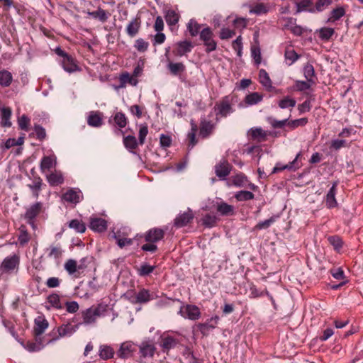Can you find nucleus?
<instances>
[{
    "instance_id": "1",
    "label": "nucleus",
    "mask_w": 363,
    "mask_h": 363,
    "mask_svg": "<svg viewBox=\"0 0 363 363\" xmlns=\"http://www.w3.org/2000/svg\"><path fill=\"white\" fill-rule=\"evenodd\" d=\"M109 310V306L103 303L86 309L82 313L83 323L85 325L94 323L97 318L106 316Z\"/></svg>"
},
{
    "instance_id": "2",
    "label": "nucleus",
    "mask_w": 363,
    "mask_h": 363,
    "mask_svg": "<svg viewBox=\"0 0 363 363\" xmlns=\"http://www.w3.org/2000/svg\"><path fill=\"white\" fill-rule=\"evenodd\" d=\"M138 350L140 362L152 358L156 352L155 342L152 339L145 338L140 344H138Z\"/></svg>"
},
{
    "instance_id": "3",
    "label": "nucleus",
    "mask_w": 363,
    "mask_h": 363,
    "mask_svg": "<svg viewBox=\"0 0 363 363\" xmlns=\"http://www.w3.org/2000/svg\"><path fill=\"white\" fill-rule=\"evenodd\" d=\"M179 335L178 332L164 333L160 335V347L164 352H168L177 346L179 343Z\"/></svg>"
},
{
    "instance_id": "4",
    "label": "nucleus",
    "mask_w": 363,
    "mask_h": 363,
    "mask_svg": "<svg viewBox=\"0 0 363 363\" xmlns=\"http://www.w3.org/2000/svg\"><path fill=\"white\" fill-rule=\"evenodd\" d=\"M214 111L216 116V121H218L220 118H226L234 112L229 96H224L222 100L217 103L214 106Z\"/></svg>"
},
{
    "instance_id": "5",
    "label": "nucleus",
    "mask_w": 363,
    "mask_h": 363,
    "mask_svg": "<svg viewBox=\"0 0 363 363\" xmlns=\"http://www.w3.org/2000/svg\"><path fill=\"white\" fill-rule=\"evenodd\" d=\"M213 33L212 29L207 26L201 29L199 38L203 42L207 53L215 51L217 49V42L213 38Z\"/></svg>"
},
{
    "instance_id": "6",
    "label": "nucleus",
    "mask_w": 363,
    "mask_h": 363,
    "mask_svg": "<svg viewBox=\"0 0 363 363\" xmlns=\"http://www.w3.org/2000/svg\"><path fill=\"white\" fill-rule=\"evenodd\" d=\"M216 201H211L209 206H206V210H211L216 208L217 212L222 216H233L235 214V208L233 206L222 201L220 198H216Z\"/></svg>"
},
{
    "instance_id": "7",
    "label": "nucleus",
    "mask_w": 363,
    "mask_h": 363,
    "mask_svg": "<svg viewBox=\"0 0 363 363\" xmlns=\"http://www.w3.org/2000/svg\"><path fill=\"white\" fill-rule=\"evenodd\" d=\"M138 351V344L133 341L122 342L116 352V356L119 359H127L132 358Z\"/></svg>"
},
{
    "instance_id": "8",
    "label": "nucleus",
    "mask_w": 363,
    "mask_h": 363,
    "mask_svg": "<svg viewBox=\"0 0 363 363\" xmlns=\"http://www.w3.org/2000/svg\"><path fill=\"white\" fill-rule=\"evenodd\" d=\"M178 314L184 318L191 320H199L201 315V311L197 306L193 304L184 305L183 303H182Z\"/></svg>"
},
{
    "instance_id": "9",
    "label": "nucleus",
    "mask_w": 363,
    "mask_h": 363,
    "mask_svg": "<svg viewBox=\"0 0 363 363\" xmlns=\"http://www.w3.org/2000/svg\"><path fill=\"white\" fill-rule=\"evenodd\" d=\"M216 128V123L202 116L200 118L199 136L202 139L209 138Z\"/></svg>"
},
{
    "instance_id": "10",
    "label": "nucleus",
    "mask_w": 363,
    "mask_h": 363,
    "mask_svg": "<svg viewBox=\"0 0 363 363\" xmlns=\"http://www.w3.org/2000/svg\"><path fill=\"white\" fill-rule=\"evenodd\" d=\"M19 265V257L12 255L4 258L0 267V277L5 273H11L18 268Z\"/></svg>"
},
{
    "instance_id": "11",
    "label": "nucleus",
    "mask_w": 363,
    "mask_h": 363,
    "mask_svg": "<svg viewBox=\"0 0 363 363\" xmlns=\"http://www.w3.org/2000/svg\"><path fill=\"white\" fill-rule=\"evenodd\" d=\"M42 203L36 202L26 210L25 213V218L27 220V223L33 228H35V219L37 216L40 213L42 209Z\"/></svg>"
},
{
    "instance_id": "12",
    "label": "nucleus",
    "mask_w": 363,
    "mask_h": 363,
    "mask_svg": "<svg viewBox=\"0 0 363 363\" xmlns=\"http://www.w3.org/2000/svg\"><path fill=\"white\" fill-rule=\"evenodd\" d=\"M77 330V325H74L69 323H64L57 329L58 335L52 340H48V343L53 342L56 340H58L61 337H69L73 335Z\"/></svg>"
},
{
    "instance_id": "13",
    "label": "nucleus",
    "mask_w": 363,
    "mask_h": 363,
    "mask_svg": "<svg viewBox=\"0 0 363 363\" xmlns=\"http://www.w3.org/2000/svg\"><path fill=\"white\" fill-rule=\"evenodd\" d=\"M57 165V157L52 150L48 152V155H45L40 160V168L43 173L46 171H50L51 169L55 168Z\"/></svg>"
},
{
    "instance_id": "14",
    "label": "nucleus",
    "mask_w": 363,
    "mask_h": 363,
    "mask_svg": "<svg viewBox=\"0 0 363 363\" xmlns=\"http://www.w3.org/2000/svg\"><path fill=\"white\" fill-rule=\"evenodd\" d=\"M220 320V317L217 315L212 316L206 323H200L197 325V328L203 336H208L211 331L216 328Z\"/></svg>"
},
{
    "instance_id": "15",
    "label": "nucleus",
    "mask_w": 363,
    "mask_h": 363,
    "mask_svg": "<svg viewBox=\"0 0 363 363\" xmlns=\"http://www.w3.org/2000/svg\"><path fill=\"white\" fill-rule=\"evenodd\" d=\"M232 169V165L225 160L220 161L215 166V174L220 180H225Z\"/></svg>"
},
{
    "instance_id": "16",
    "label": "nucleus",
    "mask_w": 363,
    "mask_h": 363,
    "mask_svg": "<svg viewBox=\"0 0 363 363\" xmlns=\"http://www.w3.org/2000/svg\"><path fill=\"white\" fill-rule=\"evenodd\" d=\"M194 218L192 210L188 208L186 211L179 213L174 220V224L177 228H182L187 225Z\"/></svg>"
},
{
    "instance_id": "17",
    "label": "nucleus",
    "mask_w": 363,
    "mask_h": 363,
    "mask_svg": "<svg viewBox=\"0 0 363 363\" xmlns=\"http://www.w3.org/2000/svg\"><path fill=\"white\" fill-rule=\"evenodd\" d=\"M21 345L29 352H39L44 348L48 342H45L42 337H35V341L20 342Z\"/></svg>"
},
{
    "instance_id": "18",
    "label": "nucleus",
    "mask_w": 363,
    "mask_h": 363,
    "mask_svg": "<svg viewBox=\"0 0 363 363\" xmlns=\"http://www.w3.org/2000/svg\"><path fill=\"white\" fill-rule=\"evenodd\" d=\"M62 199L67 202L77 204L83 199V194L78 188H70L62 195Z\"/></svg>"
},
{
    "instance_id": "19",
    "label": "nucleus",
    "mask_w": 363,
    "mask_h": 363,
    "mask_svg": "<svg viewBox=\"0 0 363 363\" xmlns=\"http://www.w3.org/2000/svg\"><path fill=\"white\" fill-rule=\"evenodd\" d=\"M113 122L114 128L113 131L116 135L123 133L121 128H125L127 125V118L124 113L121 112L116 113L113 118L109 119V123Z\"/></svg>"
},
{
    "instance_id": "20",
    "label": "nucleus",
    "mask_w": 363,
    "mask_h": 363,
    "mask_svg": "<svg viewBox=\"0 0 363 363\" xmlns=\"http://www.w3.org/2000/svg\"><path fill=\"white\" fill-rule=\"evenodd\" d=\"M337 184V182H334L325 196L324 201L325 206L329 209H332L337 206V201L335 198Z\"/></svg>"
},
{
    "instance_id": "21",
    "label": "nucleus",
    "mask_w": 363,
    "mask_h": 363,
    "mask_svg": "<svg viewBox=\"0 0 363 363\" xmlns=\"http://www.w3.org/2000/svg\"><path fill=\"white\" fill-rule=\"evenodd\" d=\"M33 333L35 337H41L48 328V321L43 316H38L34 320Z\"/></svg>"
},
{
    "instance_id": "22",
    "label": "nucleus",
    "mask_w": 363,
    "mask_h": 363,
    "mask_svg": "<svg viewBox=\"0 0 363 363\" xmlns=\"http://www.w3.org/2000/svg\"><path fill=\"white\" fill-rule=\"evenodd\" d=\"M301 153H298L293 161L289 162L286 164H281V163H277L275 167L272 169V174H275L279 172L287 169L291 171H296L300 167V165L297 162V160L300 156Z\"/></svg>"
},
{
    "instance_id": "23",
    "label": "nucleus",
    "mask_w": 363,
    "mask_h": 363,
    "mask_svg": "<svg viewBox=\"0 0 363 363\" xmlns=\"http://www.w3.org/2000/svg\"><path fill=\"white\" fill-rule=\"evenodd\" d=\"M179 15L174 10H167L164 14V18L172 31H177V23L179 20Z\"/></svg>"
},
{
    "instance_id": "24",
    "label": "nucleus",
    "mask_w": 363,
    "mask_h": 363,
    "mask_svg": "<svg viewBox=\"0 0 363 363\" xmlns=\"http://www.w3.org/2000/svg\"><path fill=\"white\" fill-rule=\"evenodd\" d=\"M157 295L154 292H151L147 289H143L138 292L135 293L133 298L135 301L138 303H145L151 300H153Z\"/></svg>"
},
{
    "instance_id": "25",
    "label": "nucleus",
    "mask_w": 363,
    "mask_h": 363,
    "mask_svg": "<svg viewBox=\"0 0 363 363\" xmlns=\"http://www.w3.org/2000/svg\"><path fill=\"white\" fill-rule=\"evenodd\" d=\"M249 133L252 139L257 140L259 142L266 141L268 135H272V132L266 131L259 127L250 128Z\"/></svg>"
},
{
    "instance_id": "26",
    "label": "nucleus",
    "mask_w": 363,
    "mask_h": 363,
    "mask_svg": "<svg viewBox=\"0 0 363 363\" xmlns=\"http://www.w3.org/2000/svg\"><path fill=\"white\" fill-rule=\"evenodd\" d=\"M89 226L92 230L101 233L106 230L107 222L105 219L101 218L91 217Z\"/></svg>"
},
{
    "instance_id": "27",
    "label": "nucleus",
    "mask_w": 363,
    "mask_h": 363,
    "mask_svg": "<svg viewBox=\"0 0 363 363\" xmlns=\"http://www.w3.org/2000/svg\"><path fill=\"white\" fill-rule=\"evenodd\" d=\"M141 26V21L140 18L135 17L133 18L127 25L126 27V33L130 37H135L139 32Z\"/></svg>"
},
{
    "instance_id": "28",
    "label": "nucleus",
    "mask_w": 363,
    "mask_h": 363,
    "mask_svg": "<svg viewBox=\"0 0 363 363\" xmlns=\"http://www.w3.org/2000/svg\"><path fill=\"white\" fill-rule=\"evenodd\" d=\"M63 69L69 73H72L74 72L79 70L78 66L75 63L74 60L70 55L65 56V58H62L60 62Z\"/></svg>"
},
{
    "instance_id": "29",
    "label": "nucleus",
    "mask_w": 363,
    "mask_h": 363,
    "mask_svg": "<svg viewBox=\"0 0 363 363\" xmlns=\"http://www.w3.org/2000/svg\"><path fill=\"white\" fill-rule=\"evenodd\" d=\"M191 129L187 134V138L189 139V149L191 150L198 143L196 138V134L198 131V125L194 119L190 121Z\"/></svg>"
},
{
    "instance_id": "30",
    "label": "nucleus",
    "mask_w": 363,
    "mask_h": 363,
    "mask_svg": "<svg viewBox=\"0 0 363 363\" xmlns=\"http://www.w3.org/2000/svg\"><path fill=\"white\" fill-rule=\"evenodd\" d=\"M177 45V55L179 56H183L186 53L190 52L194 48L192 43L186 40L178 42Z\"/></svg>"
},
{
    "instance_id": "31",
    "label": "nucleus",
    "mask_w": 363,
    "mask_h": 363,
    "mask_svg": "<svg viewBox=\"0 0 363 363\" xmlns=\"http://www.w3.org/2000/svg\"><path fill=\"white\" fill-rule=\"evenodd\" d=\"M1 124L3 127H11V117L12 114L11 109L9 107L3 106L0 108Z\"/></svg>"
},
{
    "instance_id": "32",
    "label": "nucleus",
    "mask_w": 363,
    "mask_h": 363,
    "mask_svg": "<svg viewBox=\"0 0 363 363\" xmlns=\"http://www.w3.org/2000/svg\"><path fill=\"white\" fill-rule=\"evenodd\" d=\"M125 147L131 153L135 154V150L138 147L139 142H138L136 138L133 135H127L123 138V140Z\"/></svg>"
},
{
    "instance_id": "33",
    "label": "nucleus",
    "mask_w": 363,
    "mask_h": 363,
    "mask_svg": "<svg viewBox=\"0 0 363 363\" xmlns=\"http://www.w3.org/2000/svg\"><path fill=\"white\" fill-rule=\"evenodd\" d=\"M263 99V95L258 92L250 93L245 97L244 102L247 106L256 105Z\"/></svg>"
},
{
    "instance_id": "34",
    "label": "nucleus",
    "mask_w": 363,
    "mask_h": 363,
    "mask_svg": "<svg viewBox=\"0 0 363 363\" xmlns=\"http://www.w3.org/2000/svg\"><path fill=\"white\" fill-rule=\"evenodd\" d=\"M114 350L109 345H102L99 347V355L101 359L106 360L113 357Z\"/></svg>"
},
{
    "instance_id": "35",
    "label": "nucleus",
    "mask_w": 363,
    "mask_h": 363,
    "mask_svg": "<svg viewBox=\"0 0 363 363\" xmlns=\"http://www.w3.org/2000/svg\"><path fill=\"white\" fill-rule=\"evenodd\" d=\"M143 237L139 238L140 240H144L147 242H155L159 240V228H155L149 230L145 234H142Z\"/></svg>"
},
{
    "instance_id": "36",
    "label": "nucleus",
    "mask_w": 363,
    "mask_h": 363,
    "mask_svg": "<svg viewBox=\"0 0 363 363\" xmlns=\"http://www.w3.org/2000/svg\"><path fill=\"white\" fill-rule=\"evenodd\" d=\"M48 303L49 306H47L46 308L50 310L51 308H54L56 309H62L63 308V306L60 301V298L59 295L56 294H52L49 295L47 298Z\"/></svg>"
},
{
    "instance_id": "37",
    "label": "nucleus",
    "mask_w": 363,
    "mask_h": 363,
    "mask_svg": "<svg viewBox=\"0 0 363 363\" xmlns=\"http://www.w3.org/2000/svg\"><path fill=\"white\" fill-rule=\"evenodd\" d=\"M259 82L264 87L268 90L272 88V80L264 69H261L259 71Z\"/></svg>"
},
{
    "instance_id": "38",
    "label": "nucleus",
    "mask_w": 363,
    "mask_h": 363,
    "mask_svg": "<svg viewBox=\"0 0 363 363\" xmlns=\"http://www.w3.org/2000/svg\"><path fill=\"white\" fill-rule=\"evenodd\" d=\"M201 28V25L194 18L190 19L186 26L187 30L191 37L200 35Z\"/></svg>"
},
{
    "instance_id": "39",
    "label": "nucleus",
    "mask_w": 363,
    "mask_h": 363,
    "mask_svg": "<svg viewBox=\"0 0 363 363\" xmlns=\"http://www.w3.org/2000/svg\"><path fill=\"white\" fill-rule=\"evenodd\" d=\"M13 82L12 74L6 69L0 71V86L2 87H9Z\"/></svg>"
},
{
    "instance_id": "40",
    "label": "nucleus",
    "mask_w": 363,
    "mask_h": 363,
    "mask_svg": "<svg viewBox=\"0 0 363 363\" xmlns=\"http://www.w3.org/2000/svg\"><path fill=\"white\" fill-rule=\"evenodd\" d=\"M47 179L51 186H58L64 182L63 176L60 172H52L47 175Z\"/></svg>"
},
{
    "instance_id": "41",
    "label": "nucleus",
    "mask_w": 363,
    "mask_h": 363,
    "mask_svg": "<svg viewBox=\"0 0 363 363\" xmlns=\"http://www.w3.org/2000/svg\"><path fill=\"white\" fill-rule=\"evenodd\" d=\"M167 68L170 73L174 76H178L185 70V66L182 62H170L167 65Z\"/></svg>"
},
{
    "instance_id": "42",
    "label": "nucleus",
    "mask_w": 363,
    "mask_h": 363,
    "mask_svg": "<svg viewBox=\"0 0 363 363\" xmlns=\"http://www.w3.org/2000/svg\"><path fill=\"white\" fill-rule=\"evenodd\" d=\"M87 123L91 127L99 128L102 125V118L99 113L91 112L87 118Z\"/></svg>"
},
{
    "instance_id": "43",
    "label": "nucleus",
    "mask_w": 363,
    "mask_h": 363,
    "mask_svg": "<svg viewBox=\"0 0 363 363\" xmlns=\"http://www.w3.org/2000/svg\"><path fill=\"white\" fill-rule=\"evenodd\" d=\"M332 4V0H317L315 7L308 9L309 13L321 12Z\"/></svg>"
},
{
    "instance_id": "44",
    "label": "nucleus",
    "mask_w": 363,
    "mask_h": 363,
    "mask_svg": "<svg viewBox=\"0 0 363 363\" xmlns=\"http://www.w3.org/2000/svg\"><path fill=\"white\" fill-rule=\"evenodd\" d=\"M142 234H136V235L133 238H119V239H115L117 245L120 248H123L126 246H130L133 244L134 241H139V238H142Z\"/></svg>"
},
{
    "instance_id": "45",
    "label": "nucleus",
    "mask_w": 363,
    "mask_h": 363,
    "mask_svg": "<svg viewBox=\"0 0 363 363\" xmlns=\"http://www.w3.org/2000/svg\"><path fill=\"white\" fill-rule=\"evenodd\" d=\"M304 77L308 82L314 83L315 70L313 65L310 62L306 63L303 69Z\"/></svg>"
},
{
    "instance_id": "46",
    "label": "nucleus",
    "mask_w": 363,
    "mask_h": 363,
    "mask_svg": "<svg viewBox=\"0 0 363 363\" xmlns=\"http://www.w3.org/2000/svg\"><path fill=\"white\" fill-rule=\"evenodd\" d=\"M284 57L287 65L290 66L299 59L300 55L293 49H286Z\"/></svg>"
},
{
    "instance_id": "47",
    "label": "nucleus",
    "mask_w": 363,
    "mask_h": 363,
    "mask_svg": "<svg viewBox=\"0 0 363 363\" xmlns=\"http://www.w3.org/2000/svg\"><path fill=\"white\" fill-rule=\"evenodd\" d=\"M279 217V215H273L269 219L261 220L257 223L255 225V229L257 230H260L263 229H267L270 227V225L274 223L276 220Z\"/></svg>"
},
{
    "instance_id": "48",
    "label": "nucleus",
    "mask_w": 363,
    "mask_h": 363,
    "mask_svg": "<svg viewBox=\"0 0 363 363\" xmlns=\"http://www.w3.org/2000/svg\"><path fill=\"white\" fill-rule=\"evenodd\" d=\"M328 241L333 247L334 250L337 252H339L343 247V241L338 235L329 236Z\"/></svg>"
},
{
    "instance_id": "49",
    "label": "nucleus",
    "mask_w": 363,
    "mask_h": 363,
    "mask_svg": "<svg viewBox=\"0 0 363 363\" xmlns=\"http://www.w3.org/2000/svg\"><path fill=\"white\" fill-rule=\"evenodd\" d=\"M296 104V101L289 96L284 97L282 99L279 101V107L281 109H286L288 108H294Z\"/></svg>"
},
{
    "instance_id": "50",
    "label": "nucleus",
    "mask_w": 363,
    "mask_h": 363,
    "mask_svg": "<svg viewBox=\"0 0 363 363\" xmlns=\"http://www.w3.org/2000/svg\"><path fill=\"white\" fill-rule=\"evenodd\" d=\"M131 233V229L127 226H122L113 232L114 239L127 238Z\"/></svg>"
},
{
    "instance_id": "51",
    "label": "nucleus",
    "mask_w": 363,
    "mask_h": 363,
    "mask_svg": "<svg viewBox=\"0 0 363 363\" xmlns=\"http://www.w3.org/2000/svg\"><path fill=\"white\" fill-rule=\"evenodd\" d=\"M255 195L252 192L246 190H241L235 194V198L238 201H246L252 200Z\"/></svg>"
},
{
    "instance_id": "52",
    "label": "nucleus",
    "mask_w": 363,
    "mask_h": 363,
    "mask_svg": "<svg viewBox=\"0 0 363 363\" xmlns=\"http://www.w3.org/2000/svg\"><path fill=\"white\" fill-rule=\"evenodd\" d=\"M345 14V10L343 7H337L333 11H331L330 13V16L328 19V22H334L335 21L339 20Z\"/></svg>"
},
{
    "instance_id": "53",
    "label": "nucleus",
    "mask_w": 363,
    "mask_h": 363,
    "mask_svg": "<svg viewBox=\"0 0 363 363\" xmlns=\"http://www.w3.org/2000/svg\"><path fill=\"white\" fill-rule=\"evenodd\" d=\"M68 226L79 233H83L86 230L85 225L78 219H73L70 220L68 223Z\"/></svg>"
},
{
    "instance_id": "54",
    "label": "nucleus",
    "mask_w": 363,
    "mask_h": 363,
    "mask_svg": "<svg viewBox=\"0 0 363 363\" xmlns=\"http://www.w3.org/2000/svg\"><path fill=\"white\" fill-rule=\"evenodd\" d=\"M335 30L329 27H323L319 30V38L323 41L329 40L334 35Z\"/></svg>"
},
{
    "instance_id": "55",
    "label": "nucleus",
    "mask_w": 363,
    "mask_h": 363,
    "mask_svg": "<svg viewBox=\"0 0 363 363\" xmlns=\"http://www.w3.org/2000/svg\"><path fill=\"white\" fill-rule=\"evenodd\" d=\"M19 235L18 238V242L21 245L23 246L29 241V235L28 233L26 227L23 225L19 228Z\"/></svg>"
},
{
    "instance_id": "56",
    "label": "nucleus",
    "mask_w": 363,
    "mask_h": 363,
    "mask_svg": "<svg viewBox=\"0 0 363 363\" xmlns=\"http://www.w3.org/2000/svg\"><path fill=\"white\" fill-rule=\"evenodd\" d=\"M89 14L94 18H97L103 23L106 22L108 18L106 11L101 8L98 9L96 11L89 12Z\"/></svg>"
},
{
    "instance_id": "57",
    "label": "nucleus",
    "mask_w": 363,
    "mask_h": 363,
    "mask_svg": "<svg viewBox=\"0 0 363 363\" xmlns=\"http://www.w3.org/2000/svg\"><path fill=\"white\" fill-rule=\"evenodd\" d=\"M217 220L218 218L215 215L206 214L202 218V225L211 228L216 225Z\"/></svg>"
},
{
    "instance_id": "58",
    "label": "nucleus",
    "mask_w": 363,
    "mask_h": 363,
    "mask_svg": "<svg viewBox=\"0 0 363 363\" xmlns=\"http://www.w3.org/2000/svg\"><path fill=\"white\" fill-rule=\"evenodd\" d=\"M267 121L274 128H283L285 125H288V118L277 120L273 117H269Z\"/></svg>"
},
{
    "instance_id": "59",
    "label": "nucleus",
    "mask_w": 363,
    "mask_h": 363,
    "mask_svg": "<svg viewBox=\"0 0 363 363\" xmlns=\"http://www.w3.org/2000/svg\"><path fill=\"white\" fill-rule=\"evenodd\" d=\"M247 182V177L243 173H239L233 177V184L237 187H242Z\"/></svg>"
},
{
    "instance_id": "60",
    "label": "nucleus",
    "mask_w": 363,
    "mask_h": 363,
    "mask_svg": "<svg viewBox=\"0 0 363 363\" xmlns=\"http://www.w3.org/2000/svg\"><path fill=\"white\" fill-rule=\"evenodd\" d=\"M312 4L311 0H301L296 4V13H301L303 11H308Z\"/></svg>"
},
{
    "instance_id": "61",
    "label": "nucleus",
    "mask_w": 363,
    "mask_h": 363,
    "mask_svg": "<svg viewBox=\"0 0 363 363\" xmlns=\"http://www.w3.org/2000/svg\"><path fill=\"white\" fill-rule=\"evenodd\" d=\"M155 269L154 266L150 265L147 263L142 264L140 267L138 268V274L140 277H145L149 275L153 272Z\"/></svg>"
},
{
    "instance_id": "62",
    "label": "nucleus",
    "mask_w": 363,
    "mask_h": 363,
    "mask_svg": "<svg viewBox=\"0 0 363 363\" xmlns=\"http://www.w3.org/2000/svg\"><path fill=\"white\" fill-rule=\"evenodd\" d=\"M269 11L268 7L263 3H258L250 10V13L260 16Z\"/></svg>"
},
{
    "instance_id": "63",
    "label": "nucleus",
    "mask_w": 363,
    "mask_h": 363,
    "mask_svg": "<svg viewBox=\"0 0 363 363\" xmlns=\"http://www.w3.org/2000/svg\"><path fill=\"white\" fill-rule=\"evenodd\" d=\"M65 269L69 274H74L77 272V263L72 259H68L65 264Z\"/></svg>"
},
{
    "instance_id": "64",
    "label": "nucleus",
    "mask_w": 363,
    "mask_h": 363,
    "mask_svg": "<svg viewBox=\"0 0 363 363\" xmlns=\"http://www.w3.org/2000/svg\"><path fill=\"white\" fill-rule=\"evenodd\" d=\"M251 55L253 58L255 65L258 67L261 64L262 56L261 50L259 47H253L251 49Z\"/></svg>"
}]
</instances>
